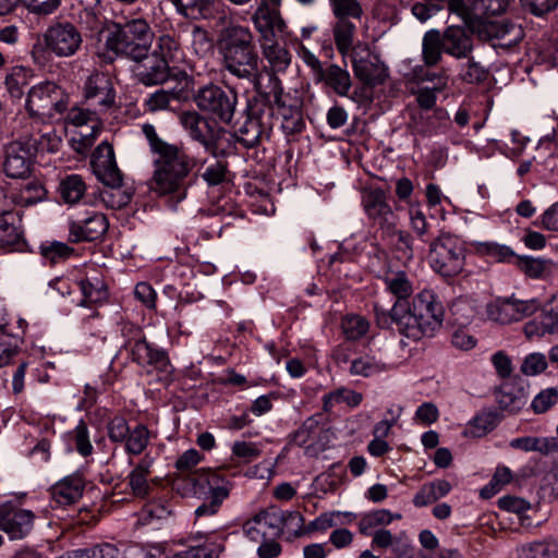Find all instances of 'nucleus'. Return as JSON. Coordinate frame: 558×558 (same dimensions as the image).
I'll return each instance as SVG.
<instances>
[{
    "instance_id": "1",
    "label": "nucleus",
    "mask_w": 558,
    "mask_h": 558,
    "mask_svg": "<svg viewBox=\"0 0 558 558\" xmlns=\"http://www.w3.org/2000/svg\"><path fill=\"white\" fill-rule=\"evenodd\" d=\"M374 311L378 327L388 329L395 325L402 336L415 341L434 336L441 327L445 315L441 302L432 290L417 293L410 306L399 302L387 310L376 303Z\"/></svg>"
},
{
    "instance_id": "2",
    "label": "nucleus",
    "mask_w": 558,
    "mask_h": 558,
    "mask_svg": "<svg viewBox=\"0 0 558 558\" xmlns=\"http://www.w3.org/2000/svg\"><path fill=\"white\" fill-rule=\"evenodd\" d=\"M142 132L155 156L151 190L160 195L173 194L177 202L184 199L187 186L186 179L195 165V160L187 155L182 146L170 144L160 138L153 124H143Z\"/></svg>"
},
{
    "instance_id": "3",
    "label": "nucleus",
    "mask_w": 558,
    "mask_h": 558,
    "mask_svg": "<svg viewBox=\"0 0 558 558\" xmlns=\"http://www.w3.org/2000/svg\"><path fill=\"white\" fill-rule=\"evenodd\" d=\"M219 50L222 65L231 75L252 83L256 93L268 92V84L264 86L260 81L259 58L247 27H226L220 35Z\"/></svg>"
},
{
    "instance_id": "4",
    "label": "nucleus",
    "mask_w": 558,
    "mask_h": 558,
    "mask_svg": "<svg viewBox=\"0 0 558 558\" xmlns=\"http://www.w3.org/2000/svg\"><path fill=\"white\" fill-rule=\"evenodd\" d=\"M281 81L268 75V92L256 93L247 102L245 121L236 130V141L246 148L257 146L264 138L270 137L274 126V108L283 106Z\"/></svg>"
},
{
    "instance_id": "5",
    "label": "nucleus",
    "mask_w": 558,
    "mask_h": 558,
    "mask_svg": "<svg viewBox=\"0 0 558 558\" xmlns=\"http://www.w3.org/2000/svg\"><path fill=\"white\" fill-rule=\"evenodd\" d=\"M199 461V452L195 449H190L182 453L175 462L178 471L187 472L186 478L192 485L194 494L198 493L197 487L204 488L207 486L208 488L207 500L195 510L196 518L215 515L231 490L230 482L220 476L217 472L196 471L191 473V470L196 466Z\"/></svg>"
},
{
    "instance_id": "6",
    "label": "nucleus",
    "mask_w": 558,
    "mask_h": 558,
    "mask_svg": "<svg viewBox=\"0 0 558 558\" xmlns=\"http://www.w3.org/2000/svg\"><path fill=\"white\" fill-rule=\"evenodd\" d=\"M153 38L154 33L143 19L114 24L105 34V58L107 61H113L117 57L141 61L149 51Z\"/></svg>"
},
{
    "instance_id": "7",
    "label": "nucleus",
    "mask_w": 558,
    "mask_h": 558,
    "mask_svg": "<svg viewBox=\"0 0 558 558\" xmlns=\"http://www.w3.org/2000/svg\"><path fill=\"white\" fill-rule=\"evenodd\" d=\"M125 338L123 348L128 351L131 360L140 366H150L162 373L170 372V361L167 352L146 341L143 330L133 324H124L121 328Z\"/></svg>"
},
{
    "instance_id": "8",
    "label": "nucleus",
    "mask_w": 558,
    "mask_h": 558,
    "mask_svg": "<svg viewBox=\"0 0 558 558\" xmlns=\"http://www.w3.org/2000/svg\"><path fill=\"white\" fill-rule=\"evenodd\" d=\"M428 256L432 268L444 277L460 274L464 267V250L458 238L441 233L429 242Z\"/></svg>"
},
{
    "instance_id": "9",
    "label": "nucleus",
    "mask_w": 558,
    "mask_h": 558,
    "mask_svg": "<svg viewBox=\"0 0 558 558\" xmlns=\"http://www.w3.org/2000/svg\"><path fill=\"white\" fill-rule=\"evenodd\" d=\"M193 100L201 111L228 124L233 119L238 95L233 90H225L222 87L209 83L197 89Z\"/></svg>"
},
{
    "instance_id": "10",
    "label": "nucleus",
    "mask_w": 558,
    "mask_h": 558,
    "mask_svg": "<svg viewBox=\"0 0 558 558\" xmlns=\"http://www.w3.org/2000/svg\"><path fill=\"white\" fill-rule=\"evenodd\" d=\"M25 107L31 117L50 119L66 110L68 99L59 86L45 82L29 89Z\"/></svg>"
},
{
    "instance_id": "11",
    "label": "nucleus",
    "mask_w": 558,
    "mask_h": 558,
    "mask_svg": "<svg viewBox=\"0 0 558 558\" xmlns=\"http://www.w3.org/2000/svg\"><path fill=\"white\" fill-rule=\"evenodd\" d=\"M45 49L58 58H70L82 47L83 37L78 28L70 22H56L43 34Z\"/></svg>"
},
{
    "instance_id": "12",
    "label": "nucleus",
    "mask_w": 558,
    "mask_h": 558,
    "mask_svg": "<svg viewBox=\"0 0 558 558\" xmlns=\"http://www.w3.org/2000/svg\"><path fill=\"white\" fill-rule=\"evenodd\" d=\"M279 3L280 1L272 3L270 0H260L251 16L254 28L259 35L260 43L275 38L287 40L289 35L288 27L279 10L276 8Z\"/></svg>"
},
{
    "instance_id": "13",
    "label": "nucleus",
    "mask_w": 558,
    "mask_h": 558,
    "mask_svg": "<svg viewBox=\"0 0 558 558\" xmlns=\"http://www.w3.org/2000/svg\"><path fill=\"white\" fill-rule=\"evenodd\" d=\"M83 97L89 106L107 113L116 106V89L111 76L100 71L92 72L84 82Z\"/></svg>"
},
{
    "instance_id": "14",
    "label": "nucleus",
    "mask_w": 558,
    "mask_h": 558,
    "mask_svg": "<svg viewBox=\"0 0 558 558\" xmlns=\"http://www.w3.org/2000/svg\"><path fill=\"white\" fill-rule=\"evenodd\" d=\"M362 206L369 220L384 232L396 230L398 217L393 213L387 199V194L381 189H368L362 193Z\"/></svg>"
},
{
    "instance_id": "15",
    "label": "nucleus",
    "mask_w": 558,
    "mask_h": 558,
    "mask_svg": "<svg viewBox=\"0 0 558 558\" xmlns=\"http://www.w3.org/2000/svg\"><path fill=\"white\" fill-rule=\"evenodd\" d=\"M352 68L355 76L364 84L376 86L384 83L387 77V69L366 45H356L351 54Z\"/></svg>"
},
{
    "instance_id": "16",
    "label": "nucleus",
    "mask_w": 558,
    "mask_h": 558,
    "mask_svg": "<svg viewBox=\"0 0 558 558\" xmlns=\"http://www.w3.org/2000/svg\"><path fill=\"white\" fill-rule=\"evenodd\" d=\"M34 145L29 142L14 141L4 146L3 171L13 179L26 178L33 166Z\"/></svg>"
},
{
    "instance_id": "17",
    "label": "nucleus",
    "mask_w": 558,
    "mask_h": 558,
    "mask_svg": "<svg viewBox=\"0 0 558 558\" xmlns=\"http://www.w3.org/2000/svg\"><path fill=\"white\" fill-rule=\"evenodd\" d=\"M92 167L95 175L108 187H120L122 174L119 170L113 147L108 142L97 146L92 156Z\"/></svg>"
},
{
    "instance_id": "18",
    "label": "nucleus",
    "mask_w": 558,
    "mask_h": 558,
    "mask_svg": "<svg viewBox=\"0 0 558 558\" xmlns=\"http://www.w3.org/2000/svg\"><path fill=\"white\" fill-rule=\"evenodd\" d=\"M108 227L107 217L102 213L90 211L86 217L70 222L69 239L74 243L95 241L106 233Z\"/></svg>"
},
{
    "instance_id": "19",
    "label": "nucleus",
    "mask_w": 558,
    "mask_h": 558,
    "mask_svg": "<svg viewBox=\"0 0 558 558\" xmlns=\"http://www.w3.org/2000/svg\"><path fill=\"white\" fill-rule=\"evenodd\" d=\"M279 520V514L274 513V507H270L247 520L243 524V533L255 543L277 538L280 536Z\"/></svg>"
},
{
    "instance_id": "20",
    "label": "nucleus",
    "mask_w": 558,
    "mask_h": 558,
    "mask_svg": "<svg viewBox=\"0 0 558 558\" xmlns=\"http://www.w3.org/2000/svg\"><path fill=\"white\" fill-rule=\"evenodd\" d=\"M136 62L140 63L136 69L137 80L146 86L163 84L174 75V66L169 65L149 51L146 57Z\"/></svg>"
},
{
    "instance_id": "21",
    "label": "nucleus",
    "mask_w": 558,
    "mask_h": 558,
    "mask_svg": "<svg viewBox=\"0 0 558 558\" xmlns=\"http://www.w3.org/2000/svg\"><path fill=\"white\" fill-rule=\"evenodd\" d=\"M180 123L193 141L202 144L206 150H214L216 140L206 118L196 111H185L180 116Z\"/></svg>"
},
{
    "instance_id": "22",
    "label": "nucleus",
    "mask_w": 558,
    "mask_h": 558,
    "mask_svg": "<svg viewBox=\"0 0 558 558\" xmlns=\"http://www.w3.org/2000/svg\"><path fill=\"white\" fill-rule=\"evenodd\" d=\"M85 481L78 473H73L58 481L51 487V497L60 506L75 504L83 495Z\"/></svg>"
},
{
    "instance_id": "23",
    "label": "nucleus",
    "mask_w": 558,
    "mask_h": 558,
    "mask_svg": "<svg viewBox=\"0 0 558 558\" xmlns=\"http://www.w3.org/2000/svg\"><path fill=\"white\" fill-rule=\"evenodd\" d=\"M154 462V457L146 453L129 473L128 485L134 497L145 499L149 496L151 486L148 476L151 473Z\"/></svg>"
},
{
    "instance_id": "24",
    "label": "nucleus",
    "mask_w": 558,
    "mask_h": 558,
    "mask_svg": "<svg viewBox=\"0 0 558 558\" xmlns=\"http://www.w3.org/2000/svg\"><path fill=\"white\" fill-rule=\"evenodd\" d=\"M445 41V52L457 59L469 58L473 50V39L471 33L460 26H449L442 33Z\"/></svg>"
},
{
    "instance_id": "25",
    "label": "nucleus",
    "mask_w": 558,
    "mask_h": 558,
    "mask_svg": "<svg viewBox=\"0 0 558 558\" xmlns=\"http://www.w3.org/2000/svg\"><path fill=\"white\" fill-rule=\"evenodd\" d=\"M522 311V301L513 298H497L486 306L488 319L498 324H510L519 320Z\"/></svg>"
},
{
    "instance_id": "26",
    "label": "nucleus",
    "mask_w": 558,
    "mask_h": 558,
    "mask_svg": "<svg viewBox=\"0 0 558 558\" xmlns=\"http://www.w3.org/2000/svg\"><path fill=\"white\" fill-rule=\"evenodd\" d=\"M509 4V0H471V17L475 20L477 32L481 33V25L494 27L488 20L502 14Z\"/></svg>"
},
{
    "instance_id": "27",
    "label": "nucleus",
    "mask_w": 558,
    "mask_h": 558,
    "mask_svg": "<svg viewBox=\"0 0 558 558\" xmlns=\"http://www.w3.org/2000/svg\"><path fill=\"white\" fill-rule=\"evenodd\" d=\"M100 112L97 108H94V110L89 109H83L78 107H74L70 109L68 112V121L69 123L75 125V126H83L88 123H92V130L89 133L82 134V140L85 146V149L92 146L93 141L95 136L98 134L100 126H99V118L98 114Z\"/></svg>"
},
{
    "instance_id": "28",
    "label": "nucleus",
    "mask_w": 558,
    "mask_h": 558,
    "mask_svg": "<svg viewBox=\"0 0 558 558\" xmlns=\"http://www.w3.org/2000/svg\"><path fill=\"white\" fill-rule=\"evenodd\" d=\"M280 41L281 38H275L260 43L263 56L275 72L286 71L292 59L290 51Z\"/></svg>"
},
{
    "instance_id": "29",
    "label": "nucleus",
    "mask_w": 558,
    "mask_h": 558,
    "mask_svg": "<svg viewBox=\"0 0 558 558\" xmlns=\"http://www.w3.org/2000/svg\"><path fill=\"white\" fill-rule=\"evenodd\" d=\"M471 245L476 254L485 256L493 262L511 263L512 260H515L518 264H521L523 260V257L517 256L509 246L501 245L496 242L473 241L471 242Z\"/></svg>"
},
{
    "instance_id": "30",
    "label": "nucleus",
    "mask_w": 558,
    "mask_h": 558,
    "mask_svg": "<svg viewBox=\"0 0 558 558\" xmlns=\"http://www.w3.org/2000/svg\"><path fill=\"white\" fill-rule=\"evenodd\" d=\"M445 52V41L442 34L438 29L427 31L422 40V58L427 66L438 64Z\"/></svg>"
},
{
    "instance_id": "31",
    "label": "nucleus",
    "mask_w": 558,
    "mask_h": 558,
    "mask_svg": "<svg viewBox=\"0 0 558 558\" xmlns=\"http://www.w3.org/2000/svg\"><path fill=\"white\" fill-rule=\"evenodd\" d=\"M353 19H337L332 27L335 45L341 56L345 57L353 52L355 46L353 40L356 26L352 22Z\"/></svg>"
},
{
    "instance_id": "32",
    "label": "nucleus",
    "mask_w": 558,
    "mask_h": 558,
    "mask_svg": "<svg viewBox=\"0 0 558 558\" xmlns=\"http://www.w3.org/2000/svg\"><path fill=\"white\" fill-rule=\"evenodd\" d=\"M150 53L166 61L169 65L178 63L183 58L180 43L170 34L158 36Z\"/></svg>"
},
{
    "instance_id": "33",
    "label": "nucleus",
    "mask_w": 558,
    "mask_h": 558,
    "mask_svg": "<svg viewBox=\"0 0 558 558\" xmlns=\"http://www.w3.org/2000/svg\"><path fill=\"white\" fill-rule=\"evenodd\" d=\"M320 80L325 81V83L330 86L333 92L339 96H348L352 81L350 73L347 69L339 66L338 64L328 65L322 75Z\"/></svg>"
},
{
    "instance_id": "34",
    "label": "nucleus",
    "mask_w": 558,
    "mask_h": 558,
    "mask_svg": "<svg viewBox=\"0 0 558 558\" xmlns=\"http://www.w3.org/2000/svg\"><path fill=\"white\" fill-rule=\"evenodd\" d=\"M386 290L397 300L395 303L407 304V299L413 293V284L403 271H391L384 278Z\"/></svg>"
},
{
    "instance_id": "35",
    "label": "nucleus",
    "mask_w": 558,
    "mask_h": 558,
    "mask_svg": "<svg viewBox=\"0 0 558 558\" xmlns=\"http://www.w3.org/2000/svg\"><path fill=\"white\" fill-rule=\"evenodd\" d=\"M179 14L191 20L208 19L213 14L211 0H170Z\"/></svg>"
},
{
    "instance_id": "36",
    "label": "nucleus",
    "mask_w": 558,
    "mask_h": 558,
    "mask_svg": "<svg viewBox=\"0 0 558 558\" xmlns=\"http://www.w3.org/2000/svg\"><path fill=\"white\" fill-rule=\"evenodd\" d=\"M450 319L458 327H465L471 324L476 314L475 302L466 296L453 300L449 306Z\"/></svg>"
},
{
    "instance_id": "37",
    "label": "nucleus",
    "mask_w": 558,
    "mask_h": 558,
    "mask_svg": "<svg viewBox=\"0 0 558 558\" xmlns=\"http://www.w3.org/2000/svg\"><path fill=\"white\" fill-rule=\"evenodd\" d=\"M396 519H401V514H393L387 509H377L361 517L359 521V531L361 534L368 536L373 534L372 531L374 529L389 525Z\"/></svg>"
},
{
    "instance_id": "38",
    "label": "nucleus",
    "mask_w": 558,
    "mask_h": 558,
    "mask_svg": "<svg viewBox=\"0 0 558 558\" xmlns=\"http://www.w3.org/2000/svg\"><path fill=\"white\" fill-rule=\"evenodd\" d=\"M58 191L64 203L73 205L85 195L86 184L81 175L69 174L61 179Z\"/></svg>"
},
{
    "instance_id": "39",
    "label": "nucleus",
    "mask_w": 558,
    "mask_h": 558,
    "mask_svg": "<svg viewBox=\"0 0 558 558\" xmlns=\"http://www.w3.org/2000/svg\"><path fill=\"white\" fill-rule=\"evenodd\" d=\"M13 220L14 216L10 210L0 214V248L14 250L21 242V233Z\"/></svg>"
},
{
    "instance_id": "40",
    "label": "nucleus",
    "mask_w": 558,
    "mask_h": 558,
    "mask_svg": "<svg viewBox=\"0 0 558 558\" xmlns=\"http://www.w3.org/2000/svg\"><path fill=\"white\" fill-rule=\"evenodd\" d=\"M389 369V366L375 356L362 355L351 361L349 372L352 376L371 377Z\"/></svg>"
},
{
    "instance_id": "41",
    "label": "nucleus",
    "mask_w": 558,
    "mask_h": 558,
    "mask_svg": "<svg viewBox=\"0 0 558 558\" xmlns=\"http://www.w3.org/2000/svg\"><path fill=\"white\" fill-rule=\"evenodd\" d=\"M80 287L83 294L80 304L83 306L102 303L108 298L107 288L99 278L82 280Z\"/></svg>"
},
{
    "instance_id": "42",
    "label": "nucleus",
    "mask_w": 558,
    "mask_h": 558,
    "mask_svg": "<svg viewBox=\"0 0 558 558\" xmlns=\"http://www.w3.org/2000/svg\"><path fill=\"white\" fill-rule=\"evenodd\" d=\"M197 172L209 186H215L226 181L228 163L217 158L205 160Z\"/></svg>"
},
{
    "instance_id": "43",
    "label": "nucleus",
    "mask_w": 558,
    "mask_h": 558,
    "mask_svg": "<svg viewBox=\"0 0 558 558\" xmlns=\"http://www.w3.org/2000/svg\"><path fill=\"white\" fill-rule=\"evenodd\" d=\"M363 400L362 393L341 387L323 397L324 410L330 411L335 404L345 403L351 408L357 407Z\"/></svg>"
},
{
    "instance_id": "44",
    "label": "nucleus",
    "mask_w": 558,
    "mask_h": 558,
    "mask_svg": "<svg viewBox=\"0 0 558 558\" xmlns=\"http://www.w3.org/2000/svg\"><path fill=\"white\" fill-rule=\"evenodd\" d=\"M222 550L223 546L221 544L204 543L169 554L165 558H219Z\"/></svg>"
},
{
    "instance_id": "45",
    "label": "nucleus",
    "mask_w": 558,
    "mask_h": 558,
    "mask_svg": "<svg viewBox=\"0 0 558 558\" xmlns=\"http://www.w3.org/2000/svg\"><path fill=\"white\" fill-rule=\"evenodd\" d=\"M274 513L279 514V533L287 531L293 536H300L304 533V518L299 511H283L274 507Z\"/></svg>"
},
{
    "instance_id": "46",
    "label": "nucleus",
    "mask_w": 558,
    "mask_h": 558,
    "mask_svg": "<svg viewBox=\"0 0 558 558\" xmlns=\"http://www.w3.org/2000/svg\"><path fill=\"white\" fill-rule=\"evenodd\" d=\"M125 444V451L131 456L141 454L149 442V430L145 425L137 424L133 429L130 430Z\"/></svg>"
},
{
    "instance_id": "47",
    "label": "nucleus",
    "mask_w": 558,
    "mask_h": 558,
    "mask_svg": "<svg viewBox=\"0 0 558 558\" xmlns=\"http://www.w3.org/2000/svg\"><path fill=\"white\" fill-rule=\"evenodd\" d=\"M513 478L512 472L505 465L496 468L489 483L480 490V496L483 499H489L501 490V488L509 484Z\"/></svg>"
},
{
    "instance_id": "48",
    "label": "nucleus",
    "mask_w": 558,
    "mask_h": 558,
    "mask_svg": "<svg viewBox=\"0 0 558 558\" xmlns=\"http://www.w3.org/2000/svg\"><path fill=\"white\" fill-rule=\"evenodd\" d=\"M190 36L191 49L196 56L205 58L213 54L214 44L206 29L198 25H193L190 32Z\"/></svg>"
},
{
    "instance_id": "49",
    "label": "nucleus",
    "mask_w": 558,
    "mask_h": 558,
    "mask_svg": "<svg viewBox=\"0 0 558 558\" xmlns=\"http://www.w3.org/2000/svg\"><path fill=\"white\" fill-rule=\"evenodd\" d=\"M46 194L45 187L39 182L32 181L14 196V202L19 206L28 207L43 202Z\"/></svg>"
},
{
    "instance_id": "50",
    "label": "nucleus",
    "mask_w": 558,
    "mask_h": 558,
    "mask_svg": "<svg viewBox=\"0 0 558 558\" xmlns=\"http://www.w3.org/2000/svg\"><path fill=\"white\" fill-rule=\"evenodd\" d=\"M120 550L111 543H99L72 551V558H119Z\"/></svg>"
},
{
    "instance_id": "51",
    "label": "nucleus",
    "mask_w": 558,
    "mask_h": 558,
    "mask_svg": "<svg viewBox=\"0 0 558 558\" xmlns=\"http://www.w3.org/2000/svg\"><path fill=\"white\" fill-rule=\"evenodd\" d=\"M341 328L347 339L357 340L367 333L369 323L363 316L351 314L343 317Z\"/></svg>"
},
{
    "instance_id": "52",
    "label": "nucleus",
    "mask_w": 558,
    "mask_h": 558,
    "mask_svg": "<svg viewBox=\"0 0 558 558\" xmlns=\"http://www.w3.org/2000/svg\"><path fill=\"white\" fill-rule=\"evenodd\" d=\"M336 19L360 20L363 9L359 0H328Z\"/></svg>"
},
{
    "instance_id": "53",
    "label": "nucleus",
    "mask_w": 558,
    "mask_h": 558,
    "mask_svg": "<svg viewBox=\"0 0 558 558\" xmlns=\"http://www.w3.org/2000/svg\"><path fill=\"white\" fill-rule=\"evenodd\" d=\"M498 423V416L494 412H483L476 415L469 424L466 434L473 437H483L493 430Z\"/></svg>"
},
{
    "instance_id": "54",
    "label": "nucleus",
    "mask_w": 558,
    "mask_h": 558,
    "mask_svg": "<svg viewBox=\"0 0 558 558\" xmlns=\"http://www.w3.org/2000/svg\"><path fill=\"white\" fill-rule=\"evenodd\" d=\"M74 250L63 242H51L40 246L43 257L51 265L59 264L68 259Z\"/></svg>"
},
{
    "instance_id": "55",
    "label": "nucleus",
    "mask_w": 558,
    "mask_h": 558,
    "mask_svg": "<svg viewBox=\"0 0 558 558\" xmlns=\"http://www.w3.org/2000/svg\"><path fill=\"white\" fill-rule=\"evenodd\" d=\"M392 234V232H390ZM393 233L397 235V247L403 252L407 257L424 256L427 252L426 246L420 241L415 243L413 238L404 231L395 230Z\"/></svg>"
},
{
    "instance_id": "56",
    "label": "nucleus",
    "mask_w": 558,
    "mask_h": 558,
    "mask_svg": "<svg viewBox=\"0 0 558 558\" xmlns=\"http://www.w3.org/2000/svg\"><path fill=\"white\" fill-rule=\"evenodd\" d=\"M553 262L547 258L525 255V276L543 279L551 274Z\"/></svg>"
},
{
    "instance_id": "57",
    "label": "nucleus",
    "mask_w": 558,
    "mask_h": 558,
    "mask_svg": "<svg viewBox=\"0 0 558 558\" xmlns=\"http://www.w3.org/2000/svg\"><path fill=\"white\" fill-rule=\"evenodd\" d=\"M319 432L318 421L308 417L303 422L301 427L293 434V442L299 447L310 446Z\"/></svg>"
},
{
    "instance_id": "58",
    "label": "nucleus",
    "mask_w": 558,
    "mask_h": 558,
    "mask_svg": "<svg viewBox=\"0 0 558 558\" xmlns=\"http://www.w3.org/2000/svg\"><path fill=\"white\" fill-rule=\"evenodd\" d=\"M178 98L179 94L174 89H158L149 95V97L145 100V106L147 110L151 112L165 110L169 108L172 100H177Z\"/></svg>"
},
{
    "instance_id": "59",
    "label": "nucleus",
    "mask_w": 558,
    "mask_h": 558,
    "mask_svg": "<svg viewBox=\"0 0 558 558\" xmlns=\"http://www.w3.org/2000/svg\"><path fill=\"white\" fill-rule=\"evenodd\" d=\"M71 436L75 444V449L81 456L88 457L93 453L94 447L90 442L88 428L84 421L78 422L71 432Z\"/></svg>"
},
{
    "instance_id": "60",
    "label": "nucleus",
    "mask_w": 558,
    "mask_h": 558,
    "mask_svg": "<svg viewBox=\"0 0 558 558\" xmlns=\"http://www.w3.org/2000/svg\"><path fill=\"white\" fill-rule=\"evenodd\" d=\"M5 87L14 98H21L24 87L27 85V73L23 68H13L5 76Z\"/></svg>"
},
{
    "instance_id": "61",
    "label": "nucleus",
    "mask_w": 558,
    "mask_h": 558,
    "mask_svg": "<svg viewBox=\"0 0 558 558\" xmlns=\"http://www.w3.org/2000/svg\"><path fill=\"white\" fill-rule=\"evenodd\" d=\"M131 201V195L119 190V187H110L99 192V201L106 207L111 209H119L128 205Z\"/></svg>"
},
{
    "instance_id": "62",
    "label": "nucleus",
    "mask_w": 558,
    "mask_h": 558,
    "mask_svg": "<svg viewBox=\"0 0 558 558\" xmlns=\"http://www.w3.org/2000/svg\"><path fill=\"white\" fill-rule=\"evenodd\" d=\"M525 451L548 456L558 452V437H525Z\"/></svg>"
},
{
    "instance_id": "63",
    "label": "nucleus",
    "mask_w": 558,
    "mask_h": 558,
    "mask_svg": "<svg viewBox=\"0 0 558 558\" xmlns=\"http://www.w3.org/2000/svg\"><path fill=\"white\" fill-rule=\"evenodd\" d=\"M21 335L0 336V367L8 365L17 353Z\"/></svg>"
},
{
    "instance_id": "64",
    "label": "nucleus",
    "mask_w": 558,
    "mask_h": 558,
    "mask_svg": "<svg viewBox=\"0 0 558 558\" xmlns=\"http://www.w3.org/2000/svg\"><path fill=\"white\" fill-rule=\"evenodd\" d=\"M525 558H558V545L549 541L530 543Z\"/></svg>"
}]
</instances>
